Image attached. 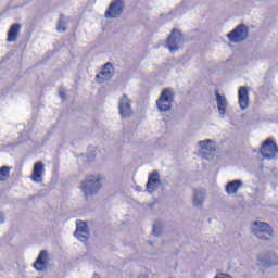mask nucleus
Wrapping results in <instances>:
<instances>
[{
  "label": "nucleus",
  "instance_id": "13",
  "mask_svg": "<svg viewBox=\"0 0 278 278\" xmlns=\"http://www.w3.org/2000/svg\"><path fill=\"white\" fill-rule=\"evenodd\" d=\"M258 262H261L262 266H266L267 268L278 265L277 255L274 253L258 255Z\"/></svg>",
  "mask_w": 278,
  "mask_h": 278
},
{
  "label": "nucleus",
  "instance_id": "20",
  "mask_svg": "<svg viewBox=\"0 0 278 278\" xmlns=\"http://www.w3.org/2000/svg\"><path fill=\"white\" fill-rule=\"evenodd\" d=\"M199 144L203 151H207L208 153H214V151H216V143H214L212 139L199 141Z\"/></svg>",
  "mask_w": 278,
  "mask_h": 278
},
{
  "label": "nucleus",
  "instance_id": "5",
  "mask_svg": "<svg viewBox=\"0 0 278 278\" xmlns=\"http://www.w3.org/2000/svg\"><path fill=\"white\" fill-rule=\"evenodd\" d=\"M278 152L277 143H275L271 139H267L263 142L260 153L265 160H274Z\"/></svg>",
  "mask_w": 278,
  "mask_h": 278
},
{
  "label": "nucleus",
  "instance_id": "17",
  "mask_svg": "<svg viewBox=\"0 0 278 278\" xmlns=\"http://www.w3.org/2000/svg\"><path fill=\"white\" fill-rule=\"evenodd\" d=\"M205 201V190L197 189L194 190L192 203L194 207H203V202Z\"/></svg>",
  "mask_w": 278,
  "mask_h": 278
},
{
  "label": "nucleus",
  "instance_id": "25",
  "mask_svg": "<svg viewBox=\"0 0 278 278\" xmlns=\"http://www.w3.org/2000/svg\"><path fill=\"white\" fill-rule=\"evenodd\" d=\"M59 97H61L62 99H66V93L64 91L60 90Z\"/></svg>",
  "mask_w": 278,
  "mask_h": 278
},
{
  "label": "nucleus",
  "instance_id": "8",
  "mask_svg": "<svg viewBox=\"0 0 278 278\" xmlns=\"http://www.w3.org/2000/svg\"><path fill=\"white\" fill-rule=\"evenodd\" d=\"M118 110L122 118H129V116L134 114V110H131V101H129V98H127V96H123L119 99Z\"/></svg>",
  "mask_w": 278,
  "mask_h": 278
},
{
  "label": "nucleus",
  "instance_id": "21",
  "mask_svg": "<svg viewBox=\"0 0 278 278\" xmlns=\"http://www.w3.org/2000/svg\"><path fill=\"white\" fill-rule=\"evenodd\" d=\"M66 23H68V21L61 15L56 25V31H66Z\"/></svg>",
  "mask_w": 278,
  "mask_h": 278
},
{
  "label": "nucleus",
  "instance_id": "7",
  "mask_svg": "<svg viewBox=\"0 0 278 278\" xmlns=\"http://www.w3.org/2000/svg\"><path fill=\"white\" fill-rule=\"evenodd\" d=\"M124 8L123 0H114L104 13L105 18H118L123 14Z\"/></svg>",
  "mask_w": 278,
  "mask_h": 278
},
{
  "label": "nucleus",
  "instance_id": "16",
  "mask_svg": "<svg viewBox=\"0 0 278 278\" xmlns=\"http://www.w3.org/2000/svg\"><path fill=\"white\" fill-rule=\"evenodd\" d=\"M46 261H47V251H41L34 264V268L36 270H39L40 273H42L43 270H47V262Z\"/></svg>",
  "mask_w": 278,
  "mask_h": 278
},
{
  "label": "nucleus",
  "instance_id": "2",
  "mask_svg": "<svg viewBox=\"0 0 278 278\" xmlns=\"http://www.w3.org/2000/svg\"><path fill=\"white\" fill-rule=\"evenodd\" d=\"M252 232L258 240H273V228L268 223L254 222L252 225Z\"/></svg>",
  "mask_w": 278,
  "mask_h": 278
},
{
  "label": "nucleus",
  "instance_id": "14",
  "mask_svg": "<svg viewBox=\"0 0 278 278\" xmlns=\"http://www.w3.org/2000/svg\"><path fill=\"white\" fill-rule=\"evenodd\" d=\"M160 173L152 172L148 178L147 182V190L148 192H154V190H157V187L160 186Z\"/></svg>",
  "mask_w": 278,
  "mask_h": 278
},
{
  "label": "nucleus",
  "instance_id": "10",
  "mask_svg": "<svg viewBox=\"0 0 278 278\" xmlns=\"http://www.w3.org/2000/svg\"><path fill=\"white\" fill-rule=\"evenodd\" d=\"M42 175H45V163L39 161L33 167L30 179L35 184H40L42 181Z\"/></svg>",
  "mask_w": 278,
  "mask_h": 278
},
{
  "label": "nucleus",
  "instance_id": "15",
  "mask_svg": "<svg viewBox=\"0 0 278 278\" xmlns=\"http://www.w3.org/2000/svg\"><path fill=\"white\" fill-rule=\"evenodd\" d=\"M239 105L242 110L249 108V90L247 87H240L238 90Z\"/></svg>",
  "mask_w": 278,
  "mask_h": 278
},
{
  "label": "nucleus",
  "instance_id": "11",
  "mask_svg": "<svg viewBox=\"0 0 278 278\" xmlns=\"http://www.w3.org/2000/svg\"><path fill=\"white\" fill-rule=\"evenodd\" d=\"M216 96V103H217V110L218 114L222 118H225V114H227V98H225V94H220L218 90L215 91Z\"/></svg>",
  "mask_w": 278,
  "mask_h": 278
},
{
  "label": "nucleus",
  "instance_id": "6",
  "mask_svg": "<svg viewBox=\"0 0 278 278\" xmlns=\"http://www.w3.org/2000/svg\"><path fill=\"white\" fill-rule=\"evenodd\" d=\"M227 36L230 42H243L249 37V28L244 25H239Z\"/></svg>",
  "mask_w": 278,
  "mask_h": 278
},
{
  "label": "nucleus",
  "instance_id": "1",
  "mask_svg": "<svg viewBox=\"0 0 278 278\" xmlns=\"http://www.w3.org/2000/svg\"><path fill=\"white\" fill-rule=\"evenodd\" d=\"M81 190L86 197H92L101 190V178L99 176H87L81 185Z\"/></svg>",
  "mask_w": 278,
  "mask_h": 278
},
{
  "label": "nucleus",
  "instance_id": "12",
  "mask_svg": "<svg viewBox=\"0 0 278 278\" xmlns=\"http://www.w3.org/2000/svg\"><path fill=\"white\" fill-rule=\"evenodd\" d=\"M114 76V67L112 63H105L102 71L96 76L99 81H108Z\"/></svg>",
  "mask_w": 278,
  "mask_h": 278
},
{
  "label": "nucleus",
  "instance_id": "23",
  "mask_svg": "<svg viewBox=\"0 0 278 278\" xmlns=\"http://www.w3.org/2000/svg\"><path fill=\"white\" fill-rule=\"evenodd\" d=\"M160 233H162V225H160V223H155L153 225V235L160 236Z\"/></svg>",
  "mask_w": 278,
  "mask_h": 278
},
{
  "label": "nucleus",
  "instance_id": "19",
  "mask_svg": "<svg viewBox=\"0 0 278 278\" xmlns=\"http://www.w3.org/2000/svg\"><path fill=\"white\" fill-rule=\"evenodd\" d=\"M242 187V180H232L226 185L227 194H238V190Z\"/></svg>",
  "mask_w": 278,
  "mask_h": 278
},
{
  "label": "nucleus",
  "instance_id": "26",
  "mask_svg": "<svg viewBox=\"0 0 278 278\" xmlns=\"http://www.w3.org/2000/svg\"><path fill=\"white\" fill-rule=\"evenodd\" d=\"M5 220V216L3 213L0 212V223H3Z\"/></svg>",
  "mask_w": 278,
  "mask_h": 278
},
{
  "label": "nucleus",
  "instance_id": "22",
  "mask_svg": "<svg viewBox=\"0 0 278 278\" xmlns=\"http://www.w3.org/2000/svg\"><path fill=\"white\" fill-rule=\"evenodd\" d=\"M10 177V167L8 166H2L0 168V181H5Z\"/></svg>",
  "mask_w": 278,
  "mask_h": 278
},
{
  "label": "nucleus",
  "instance_id": "3",
  "mask_svg": "<svg viewBox=\"0 0 278 278\" xmlns=\"http://www.w3.org/2000/svg\"><path fill=\"white\" fill-rule=\"evenodd\" d=\"M165 47L168 48L170 53L173 51H178L184 47V35L178 29L172 30L170 35L168 36Z\"/></svg>",
  "mask_w": 278,
  "mask_h": 278
},
{
  "label": "nucleus",
  "instance_id": "18",
  "mask_svg": "<svg viewBox=\"0 0 278 278\" xmlns=\"http://www.w3.org/2000/svg\"><path fill=\"white\" fill-rule=\"evenodd\" d=\"M20 34H21V25L13 24L8 31L7 42H16Z\"/></svg>",
  "mask_w": 278,
  "mask_h": 278
},
{
  "label": "nucleus",
  "instance_id": "4",
  "mask_svg": "<svg viewBox=\"0 0 278 278\" xmlns=\"http://www.w3.org/2000/svg\"><path fill=\"white\" fill-rule=\"evenodd\" d=\"M173 99H175V93L170 89H164L156 101V108L160 112H168L173 108Z\"/></svg>",
  "mask_w": 278,
  "mask_h": 278
},
{
  "label": "nucleus",
  "instance_id": "9",
  "mask_svg": "<svg viewBox=\"0 0 278 278\" xmlns=\"http://www.w3.org/2000/svg\"><path fill=\"white\" fill-rule=\"evenodd\" d=\"M75 238L80 242H88V225L86 222H79L76 224V231L74 232Z\"/></svg>",
  "mask_w": 278,
  "mask_h": 278
},
{
  "label": "nucleus",
  "instance_id": "24",
  "mask_svg": "<svg viewBox=\"0 0 278 278\" xmlns=\"http://www.w3.org/2000/svg\"><path fill=\"white\" fill-rule=\"evenodd\" d=\"M215 278H232V277L227 274H218L215 276Z\"/></svg>",
  "mask_w": 278,
  "mask_h": 278
}]
</instances>
